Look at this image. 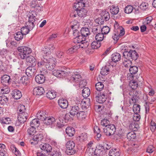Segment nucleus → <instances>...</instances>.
Wrapping results in <instances>:
<instances>
[{
  "mask_svg": "<svg viewBox=\"0 0 156 156\" xmlns=\"http://www.w3.org/2000/svg\"><path fill=\"white\" fill-rule=\"evenodd\" d=\"M37 15L36 12L34 11L30 12L28 21L25 24L27 27L29 28L30 30H32L35 25L37 23L38 19L36 18Z\"/></svg>",
  "mask_w": 156,
  "mask_h": 156,
  "instance_id": "1",
  "label": "nucleus"
},
{
  "mask_svg": "<svg viewBox=\"0 0 156 156\" xmlns=\"http://www.w3.org/2000/svg\"><path fill=\"white\" fill-rule=\"evenodd\" d=\"M74 41L79 48L85 49L87 48L89 45V43L86 41V38L82 35L78 36L74 38Z\"/></svg>",
  "mask_w": 156,
  "mask_h": 156,
  "instance_id": "2",
  "label": "nucleus"
},
{
  "mask_svg": "<svg viewBox=\"0 0 156 156\" xmlns=\"http://www.w3.org/2000/svg\"><path fill=\"white\" fill-rule=\"evenodd\" d=\"M1 83L3 86L1 90L3 92V94H7L9 91V90L8 88V85L10 82V76L8 75H5L1 77Z\"/></svg>",
  "mask_w": 156,
  "mask_h": 156,
  "instance_id": "3",
  "label": "nucleus"
},
{
  "mask_svg": "<svg viewBox=\"0 0 156 156\" xmlns=\"http://www.w3.org/2000/svg\"><path fill=\"white\" fill-rule=\"evenodd\" d=\"M43 61L46 62V68L50 70H53L55 66L56 60L55 58H43Z\"/></svg>",
  "mask_w": 156,
  "mask_h": 156,
  "instance_id": "4",
  "label": "nucleus"
},
{
  "mask_svg": "<svg viewBox=\"0 0 156 156\" xmlns=\"http://www.w3.org/2000/svg\"><path fill=\"white\" fill-rule=\"evenodd\" d=\"M123 56L126 59L131 61L136 60L139 57L138 54L135 50L125 51L123 53Z\"/></svg>",
  "mask_w": 156,
  "mask_h": 156,
  "instance_id": "5",
  "label": "nucleus"
},
{
  "mask_svg": "<svg viewBox=\"0 0 156 156\" xmlns=\"http://www.w3.org/2000/svg\"><path fill=\"white\" fill-rule=\"evenodd\" d=\"M17 50L20 52L19 55L22 59H25L27 55L32 52L31 49L27 47H20Z\"/></svg>",
  "mask_w": 156,
  "mask_h": 156,
  "instance_id": "6",
  "label": "nucleus"
},
{
  "mask_svg": "<svg viewBox=\"0 0 156 156\" xmlns=\"http://www.w3.org/2000/svg\"><path fill=\"white\" fill-rule=\"evenodd\" d=\"M63 69L61 70H54L52 71V74L55 76L61 77H65L69 75L70 73L69 69L66 67H64Z\"/></svg>",
  "mask_w": 156,
  "mask_h": 156,
  "instance_id": "7",
  "label": "nucleus"
},
{
  "mask_svg": "<svg viewBox=\"0 0 156 156\" xmlns=\"http://www.w3.org/2000/svg\"><path fill=\"white\" fill-rule=\"evenodd\" d=\"M99 93L100 92H98V91H96L94 93L96 100L97 102L99 103H103L106 101L107 98V94L105 93H103L102 94L101 93Z\"/></svg>",
  "mask_w": 156,
  "mask_h": 156,
  "instance_id": "8",
  "label": "nucleus"
},
{
  "mask_svg": "<svg viewBox=\"0 0 156 156\" xmlns=\"http://www.w3.org/2000/svg\"><path fill=\"white\" fill-rule=\"evenodd\" d=\"M115 127L113 124H110L106 126L104 128V132L106 136H110L113 135L115 132Z\"/></svg>",
  "mask_w": 156,
  "mask_h": 156,
  "instance_id": "9",
  "label": "nucleus"
},
{
  "mask_svg": "<svg viewBox=\"0 0 156 156\" xmlns=\"http://www.w3.org/2000/svg\"><path fill=\"white\" fill-rule=\"evenodd\" d=\"M114 27L115 29L114 32L115 34H118L120 36H122L125 34L124 28L122 26H119V24L116 22H115Z\"/></svg>",
  "mask_w": 156,
  "mask_h": 156,
  "instance_id": "10",
  "label": "nucleus"
},
{
  "mask_svg": "<svg viewBox=\"0 0 156 156\" xmlns=\"http://www.w3.org/2000/svg\"><path fill=\"white\" fill-rule=\"evenodd\" d=\"M43 136L41 133H38L35 135L32 140L30 142L32 145H36L38 144V142L41 141L43 139Z\"/></svg>",
  "mask_w": 156,
  "mask_h": 156,
  "instance_id": "11",
  "label": "nucleus"
},
{
  "mask_svg": "<svg viewBox=\"0 0 156 156\" xmlns=\"http://www.w3.org/2000/svg\"><path fill=\"white\" fill-rule=\"evenodd\" d=\"M28 117V115L27 112H23L19 113L17 118L21 123H23L26 121Z\"/></svg>",
  "mask_w": 156,
  "mask_h": 156,
  "instance_id": "12",
  "label": "nucleus"
},
{
  "mask_svg": "<svg viewBox=\"0 0 156 156\" xmlns=\"http://www.w3.org/2000/svg\"><path fill=\"white\" fill-rule=\"evenodd\" d=\"M140 92L137 91L136 90H134L133 92V94L131 99L129 101L130 103H135L137 102L139 98V96L141 94Z\"/></svg>",
  "mask_w": 156,
  "mask_h": 156,
  "instance_id": "13",
  "label": "nucleus"
},
{
  "mask_svg": "<svg viewBox=\"0 0 156 156\" xmlns=\"http://www.w3.org/2000/svg\"><path fill=\"white\" fill-rule=\"evenodd\" d=\"M80 104L83 109H86L90 105V100L89 98H85L82 100Z\"/></svg>",
  "mask_w": 156,
  "mask_h": 156,
  "instance_id": "14",
  "label": "nucleus"
},
{
  "mask_svg": "<svg viewBox=\"0 0 156 156\" xmlns=\"http://www.w3.org/2000/svg\"><path fill=\"white\" fill-rule=\"evenodd\" d=\"M26 61L29 65L34 66L36 64V60L34 57L32 56H27L26 58Z\"/></svg>",
  "mask_w": 156,
  "mask_h": 156,
  "instance_id": "15",
  "label": "nucleus"
},
{
  "mask_svg": "<svg viewBox=\"0 0 156 156\" xmlns=\"http://www.w3.org/2000/svg\"><path fill=\"white\" fill-rule=\"evenodd\" d=\"M36 70L34 66H31L27 67L26 70V73L27 76H30L34 75Z\"/></svg>",
  "mask_w": 156,
  "mask_h": 156,
  "instance_id": "16",
  "label": "nucleus"
},
{
  "mask_svg": "<svg viewBox=\"0 0 156 156\" xmlns=\"http://www.w3.org/2000/svg\"><path fill=\"white\" fill-rule=\"evenodd\" d=\"M44 92V90L42 87H36L34 89L33 93L34 95H41Z\"/></svg>",
  "mask_w": 156,
  "mask_h": 156,
  "instance_id": "17",
  "label": "nucleus"
},
{
  "mask_svg": "<svg viewBox=\"0 0 156 156\" xmlns=\"http://www.w3.org/2000/svg\"><path fill=\"white\" fill-rule=\"evenodd\" d=\"M81 76L78 73H75L74 75H73L70 77V81L71 83H78L81 80Z\"/></svg>",
  "mask_w": 156,
  "mask_h": 156,
  "instance_id": "18",
  "label": "nucleus"
},
{
  "mask_svg": "<svg viewBox=\"0 0 156 156\" xmlns=\"http://www.w3.org/2000/svg\"><path fill=\"white\" fill-rule=\"evenodd\" d=\"M30 6L32 8H35L38 11H41L42 9L41 4L37 0L32 1L30 3Z\"/></svg>",
  "mask_w": 156,
  "mask_h": 156,
  "instance_id": "19",
  "label": "nucleus"
},
{
  "mask_svg": "<svg viewBox=\"0 0 156 156\" xmlns=\"http://www.w3.org/2000/svg\"><path fill=\"white\" fill-rule=\"evenodd\" d=\"M58 103L59 106L63 109L66 108L68 105L67 101L63 98L59 99L58 101Z\"/></svg>",
  "mask_w": 156,
  "mask_h": 156,
  "instance_id": "20",
  "label": "nucleus"
},
{
  "mask_svg": "<svg viewBox=\"0 0 156 156\" xmlns=\"http://www.w3.org/2000/svg\"><path fill=\"white\" fill-rule=\"evenodd\" d=\"M44 123L47 125H52L55 121V118L53 117H46L44 120Z\"/></svg>",
  "mask_w": 156,
  "mask_h": 156,
  "instance_id": "21",
  "label": "nucleus"
},
{
  "mask_svg": "<svg viewBox=\"0 0 156 156\" xmlns=\"http://www.w3.org/2000/svg\"><path fill=\"white\" fill-rule=\"evenodd\" d=\"M47 116V115L46 114V111H39L37 114V119L43 121Z\"/></svg>",
  "mask_w": 156,
  "mask_h": 156,
  "instance_id": "22",
  "label": "nucleus"
},
{
  "mask_svg": "<svg viewBox=\"0 0 156 156\" xmlns=\"http://www.w3.org/2000/svg\"><path fill=\"white\" fill-rule=\"evenodd\" d=\"M35 80L38 83L42 84L45 80V77L43 74H38L36 76Z\"/></svg>",
  "mask_w": 156,
  "mask_h": 156,
  "instance_id": "23",
  "label": "nucleus"
},
{
  "mask_svg": "<svg viewBox=\"0 0 156 156\" xmlns=\"http://www.w3.org/2000/svg\"><path fill=\"white\" fill-rule=\"evenodd\" d=\"M12 97L15 99H20L22 96L21 92L18 90L15 89L13 90L12 93Z\"/></svg>",
  "mask_w": 156,
  "mask_h": 156,
  "instance_id": "24",
  "label": "nucleus"
},
{
  "mask_svg": "<svg viewBox=\"0 0 156 156\" xmlns=\"http://www.w3.org/2000/svg\"><path fill=\"white\" fill-rule=\"evenodd\" d=\"M80 108L77 105H74L72 106V108L70 112V113L71 115L73 116H74L76 115H78L79 112Z\"/></svg>",
  "mask_w": 156,
  "mask_h": 156,
  "instance_id": "25",
  "label": "nucleus"
},
{
  "mask_svg": "<svg viewBox=\"0 0 156 156\" xmlns=\"http://www.w3.org/2000/svg\"><path fill=\"white\" fill-rule=\"evenodd\" d=\"M40 147L41 149L47 153L50 152L52 149L51 147L48 144L45 143L43 145H41Z\"/></svg>",
  "mask_w": 156,
  "mask_h": 156,
  "instance_id": "26",
  "label": "nucleus"
},
{
  "mask_svg": "<svg viewBox=\"0 0 156 156\" xmlns=\"http://www.w3.org/2000/svg\"><path fill=\"white\" fill-rule=\"evenodd\" d=\"M77 15L80 17H85L87 15V11L84 8H81L76 12Z\"/></svg>",
  "mask_w": 156,
  "mask_h": 156,
  "instance_id": "27",
  "label": "nucleus"
},
{
  "mask_svg": "<svg viewBox=\"0 0 156 156\" xmlns=\"http://www.w3.org/2000/svg\"><path fill=\"white\" fill-rule=\"evenodd\" d=\"M80 34L86 38V37L90 34L89 29L87 27H82L80 30Z\"/></svg>",
  "mask_w": 156,
  "mask_h": 156,
  "instance_id": "28",
  "label": "nucleus"
},
{
  "mask_svg": "<svg viewBox=\"0 0 156 156\" xmlns=\"http://www.w3.org/2000/svg\"><path fill=\"white\" fill-rule=\"evenodd\" d=\"M66 133L69 136H73L75 133V129L73 127H68L66 129Z\"/></svg>",
  "mask_w": 156,
  "mask_h": 156,
  "instance_id": "29",
  "label": "nucleus"
},
{
  "mask_svg": "<svg viewBox=\"0 0 156 156\" xmlns=\"http://www.w3.org/2000/svg\"><path fill=\"white\" fill-rule=\"evenodd\" d=\"M42 60V61L38 62L37 64L38 69L40 70L41 73H42V72L46 66V62L43 61V59Z\"/></svg>",
  "mask_w": 156,
  "mask_h": 156,
  "instance_id": "30",
  "label": "nucleus"
},
{
  "mask_svg": "<svg viewBox=\"0 0 156 156\" xmlns=\"http://www.w3.org/2000/svg\"><path fill=\"white\" fill-rule=\"evenodd\" d=\"M111 58L112 61L113 62H116L120 60L121 59V55L119 53H115L112 54Z\"/></svg>",
  "mask_w": 156,
  "mask_h": 156,
  "instance_id": "31",
  "label": "nucleus"
},
{
  "mask_svg": "<svg viewBox=\"0 0 156 156\" xmlns=\"http://www.w3.org/2000/svg\"><path fill=\"white\" fill-rule=\"evenodd\" d=\"M101 18L105 21L108 20L110 19V14L107 11L102 12L101 14Z\"/></svg>",
  "mask_w": 156,
  "mask_h": 156,
  "instance_id": "32",
  "label": "nucleus"
},
{
  "mask_svg": "<svg viewBox=\"0 0 156 156\" xmlns=\"http://www.w3.org/2000/svg\"><path fill=\"white\" fill-rule=\"evenodd\" d=\"M120 153L118 150L113 149L111 150L109 152V156H119Z\"/></svg>",
  "mask_w": 156,
  "mask_h": 156,
  "instance_id": "33",
  "label": "nucleus"
},
{
  "mask_svg": "<svg viewBox=\"0 0 156 156\" xmlns=\"http://www.w3.org/2000/svg\"><path fill=\"white\" fill-rule=\"evenodd\" d=\"M90 94V89L87 87H84L82 91V96L85 98L89 96Z\"/></svg>",
  "mask_w": 156,
  "mask_h": 156,
  "instance_id": "34",
  "label": "nucleus"
},
{
  "mask_svg": "<svg viewBox=\"0 0 156 156\" xmlns=\"http://www.w3.org/2000/svg\"><path fill=\"white\" fill-rule=\"evenodd\" d=\"M40 124V121L37 119H35L32 120L30 122V125L31 127H38Z\"/></svg>",
  "mask_w": 156,
  "mask_h": 156,
  "instance_id": "35",
  "label": "nucleus"
},
{
  "mask_svg": "<svg viewBox=\"0 0 156 156\" xmlns=\"http://www.w3.org/2000/svg\"><path fill=\"white\" fill-rule=\"evenodd\" d=\"M75 146V144L74 142L71 140L68 141L66 144V147L69 150H73Z\"/></svg>",
  "mask_w": 156,
  "mask_h": 156,
  "instance_id": "36",
  "label": "nucleus"
},
{
  "mask_svg": "<svg viewBox=\"0 0 156 156\" xmlns=\"http://www.w3.org/2000/svg\"><path fill=\"white\" fill-rule=\"evenodd\" d=\"M91 47L93 49H97L99 48L101 45V44L100 41L96 40L93 41L91 44Z\"/></svg>",
  "mask_w": 156,
  "mask_h": 156,
  "instance_id": "37",
  "label": "nucleus"
},
{
  "mask_svg": "<svg viewBox=\"0 0 156 156\" xmlns=\"http://www.w3.org/2000/svg\"><path fill=\"white\" fill-rule=\"evenodd\" d=\"M108 66H106L102 68L100 72V73L101 75L104 76L108 74L109 72Z\"/></svg>",
  "mask_w": 156,
  "mask_h": 156,
  "instance_id": "38",
  "label": "nucleus"
},
{
  "mask_svg": "<svg viewBox=\"0 0 156 156\" xmlns=\"http://www.w3.org/2000/svg\"><path fill=\"white\" fill-rule=\"evenodd\" d=\"M56 92L54 91H48L46 94V96L50 99H52L56 97Z\"/></svg>",
  "mask_w": 156,
  "mask_h": 156,
  "instance_id": "39",
  "label": "nucleus"
},
{
  "mask_svg": "<svg viewBox=\"0 0 156 156\" xmlns=\"http://www.w3.org/2000/svg\"><path fill=\"white\" fill-rule=\"evenodd\" d=\"M129 86L133 89H136L138 86L137 81L135 80L131 81L129 83Z\"/></svg>",
  "mask_w": 156,
  "mask_h": 156,
  "instance_id": "40",
  "label": "nucleus"
},
{
  "mask_svg": "<svg viewBox=\"0 0 156 156\" xmlns=\"http://www.w3.org/2000/svg\"><path fill=\"white\" fill-rule=\"evenodd\" d=\"M96 148L99 149V150H102L104 149L105 150H106L110 149L111 148V146L110 145H109V144H105L103 145H98Z\"/></svg>",
  "mask_w": 156,
  "mask_h": 156,
  "instance_id": "41",
  "label": "nucleus"
},
{
  "mask_svg": "<svg viewBox=\"0 0 156 156\" xmlns=\"http://www.w3.org/2000/svg\"><path fill=\"white\" fill-rule=\"evenodd\" d=\"M111 13L113 15L117 14L119 12V8L117 6L112 5L110 8Z\"/></svg>",
  "mask_w": 156,
  "mask_h": 156,
  "instance_id": "42",
  "label": "nucleus"
},
{
  "mask_svg": "<svg viewBox=\"0 0 156 156\" xmlns=\"http://www.w3.org/2000/svg\"><path fill=\"white\" fill-rule=\"evenodd\" d=\"M136 137L135 133L133 131H131L128 133L127 135V138L129 140H132Z\"/></svg>",
  "mask_w": 156,
  "mask_h": 156,
  "instance_id": "43",
  "label": "nucleus"
},
{
  "mask_svg": "<svg viewBox=\"0 0 156 156\" xmlns=\"http://www.w3.org/2000/svg\"><path fill=\"white\" fill-rule=\"evenodd\" d=\"M80 48L75 45L71 48H69L66 51V53L68 54H72L76 51L78 49Z\"/></svg>",
  "mask_w": 156,
  "mask_h": 156,
  "instance_id": "44",
  "label": "nucleus"
},
{
  "mask_svg": "<svg viewBox=\"0 0 156 156\" xmlns=\"http://www.w3.org/2000/svg\"><path fill=\"white\" fill-rule=\"evenodd\" d=\"M23 37V34L20 31L14 34L15 38L16 40L18 41L22 39Z\"/></svg>",
  "mask_w": 156,
  "mask_h": 156,
  "instance_id": "45",
  "label": "nucleus"
},
{
  "mask_svg": "<svg viewBox=\"0 0 156 156\" xmlns=\"http://www.w3.org/2000/svg\"><path fill=\"white\" fill-rule=\"evenodd\" d=\"M94 132L97 138H99L101 137V134L100 133V129L98 126H94Z\"/></svg>",
  "mask_w": 156,
  "mask_h": 156,
  "instance_id": "46",
  "label": "nucleus"
},
{
  "mask_svg": "<svg viewBox=\"0 0 156 156\" xmlns=\"http://www.w3.org/2000/svg\"><path fill=\"white\" fill-rule=\"evenodd\" d=\"M104 87V84L101 82H98L95 84V88L98 91L102 90L103 89Z\"/></svg>",
  "mask_w": 156,
  "mask_h": 156,
  "instance_id": "47",
  "label": "nucleus"
},
{
  "mask_svg": "<svg viewBox=\"0 0 156 156\" xmlns=\"http://www.w3.org/2000/svg\"><path fill=\"white\" fill-rule=\"evenodd\" d=\"M101 29V28L98 25L94 26L92 28V32L94 34H96L99 33Z\"/></svg>",
  "mask_w": 156,
  "mask_h": 156,
  "instance_id": "48",
  "label": "nucleus"
},
{
  "mask_svg": "<svg viewBox=\"0 0 156 156\" xmlns=\"http://www.w3.org/2000/svg\"><path fill=\"white\" fill-rule=\"evenodd\" d=\"M28 76H23L20 79V81L24 85H27L29 83Z\"/></svg>",
  "mask_w": 156,
  "mask_h": 156,
  "instance_id": "49",
  "label": "nucleus"
},
{
  "mask_svg": "<svg viewBox=\"0 0 156 156\" xmlns=\"http://www.w3.org/2000/svg\"><path fill=\"white\" fill-rule=\"evenodd\" d=\"M25 27H23L21 28V32L22 33L23 35H26L31 30H30L29 28H28L25 25Z\"/></svg>",
  "mask_w": 156,
  "mask_h": 156,
  "instance_id": "50",
  "label": "nucleus"
},
{
  "mask_svg": "<svg viewBox=\"0 0 156 156\" xmlns=\"http://www.w3.org/2000/svg\"><path fill=\"white\" fill-rule=\"evenodd\" d=\"M133 9V7L131 5H128L126 7L125 9V12L127 14H129L132 12Z\"/></svg>",
  "mask_w": 156,
  "mask_h": 156,
  "instance_id": "51",
  "label": "nucleus"
},
{
  "mask_svg": "<svg viewBox=\"0 0 156 156\" xmlns=\"http://www.w3.org/2000/svg\"><path fill=\"white\" fill-rule=\"evenodd\" d=\"M0 121L1 123L5 124H9L11 122V120L9 118H0Z\"/></svg>",
  "mask_w": 156,
  "mask_h": 156,
  "instance_id": "52",
  "label": "nucleus"
},
{
  "mask_svg": "<svg viewBox=\"0 0 156 156\" xmlns=\"http://www.w3.org/2000/svg\"><path fill=\"white\" fill-rule=\"evenodd\" d=\"M104 37V34L102 33H99L96 34L95 36V39L96 40L98 41H99L100 42L103 39Z\"/></svg>",
  "mask_w": 156,
  "mask_h": 156,
  "instance_id": "53",
  "label": "nucleus"
},
{
  "mask_svg": "<svg viewBox=\"0 0 156 156\" xmlns=\"http://www.w3.org/2000/svg\"><path fill=\"white\" fill-rule=\"evenodd\" d=\"M8 101V98L5 95L0 97V104L1 105L5 104Z\"/></svg>",
  "mask_w": 156,
  "mask_h": 156,
  "instance_id": "54",
  "label": "nucleus"
},
{
  "mask_svg": "<svg viewBox=\"0 0 156 156\" xmlns=\"http://www.w3.org/2000/svg\"><path fill=\"white\" fill-rule=\"evenodd\" d=\"M140 110V106L137 104H135L133 106V111L135 113H138Z\"/></svg>",
  "mask_w": 156,
  "mask_h": 156,
  "instance_id": "55",
  "label": "nucleus"
},
{
  "mask_svg": "<svg viewBox=\"0 0 156 156\" xmlns=\"http://www.w3.org/2000/svg\"><path fill=\"white\" fill-rule=\"evenodd\" d=\"M129 72L131 74H136L138 71V67L136 66H131L129 69Z\"/></svg>",
  "mask_w": 156,
  "mask_h": 156,
  "instance_id": "56",
  "label": "nucleus"
},
{
  "mask_svg": "<svg viewBox=\"0 0 156 156\" xmlns=\"http://www.w3.org/2000/svg\"><path fill=\"white\" fill-rule=\"evenodd\" d=\"M129 127L134 131H136L139 128V125L135 122L132 123L129 125Z\"/></svg>",
  "mask_w": 156,
  "mask_h": 156,
  "instance_id": "57",
  "label": "nucleus"
},
{
  "mask_svg": "<svg viewBox=\"0 0 156 156\" xmlns=\"http://www.w3.org/2000/svg\"><path fill=\"white\" fill-rule=\"evenodd\" d=\"M35 128L34 127L31 126L27 130V132L30 135H34L36 132Z\"/></svg>",
  "mask_w": 156,
  "mask_h": 156,
  "instance_id": "58",
  "label": "nucleus"
},
{
  "mask_svg": "<svg viewBox=\"0 0 156 156\" xmlns=\"http://www.w3.org/2000/svg\"><path fill=\"white\" fill-rule=\"evenodd\" d=\"M87 135L86 133H82L80 136L78 137V139L80 141H83L87 140Z\"/></svg>",
  "mask_w": 156,
  "mask_h": 156,
  "instance_id": "59",
  "label": "nucleus"
},
{
  "mask_svg": "<svg viewBox=\"0 0 156 156\" xmlns=\"http://www.w3.org/2000/svg\"><path fill=\"white\" fill-rule=\"evenodd\" d=\"M64 120L62 119H60L57 121L56 126L58 128H61L63 126L64 124L63 122Z\"/></svg>",
  "mask_w": 156,
  "mask_h": 156,
  "instance_id": "60",
  "label": "nucleus"
},
{
  "mask_svg": "<svg viewBox=\"0 0 156 156\" xmlns=\"http://www.w3.org/2000/svg\"><path fill=\"white\" fill-rule=\"evenodd\" d=\"M110 30V29L109 27L105 26L104 27L101 29V31L103 34H106L109 32Z\"/></svg>",
  "mask_w": 156,
  "mask_h": 156,
  "instance_id": "61",
  "label": "nucleus"
},
{
  "mask_svg": "<svg viewBox=\"0 0 156 156\" xmlns=\"http://www.w3.org/2000/svg\"><path fill=\"white\" fill-rule=\"evenodd\" d=\"M123 65L126 68H129L131 66V61L129 60L124 59L123 63Z\"/></svg>",
  "mask_w": 156,
  "mask_h": 156,
  "instance_id": "62",
  "label": "nucleus"
},
{
  "mask_svg": "<svg viewBox=\"0 0 156 156\" xmlns=\"http://www.w3.org/2000/svg\"><path fill=\"white\" fill-rule=\"evenodd\" d=\"M80 24L77 21H75L73 22V25L71 26V28L75 30V29H77L79 28Z\"/></svg>",
  "mask_w": 156,
  "mask_h": 156,
  "instance_id": "63",
  "label": "nucleus"
},
{
  "mask_svg": "<svg viewBox=\"0 0 156 156\" xmlns=\"http://www.w3.org/2000/svg\"><path fill=\"white\" fill-rule=\"evenodd\" d=\"M153 20V18L151 16H149L147 17L145 20L143 22L144 25L148 24L151 23Z\"/></svg>",
  "mask_w": 156,
  "mask_h": 156,
  "instance_id": "64",
  "label": "nucleus"
}]
</instances>
